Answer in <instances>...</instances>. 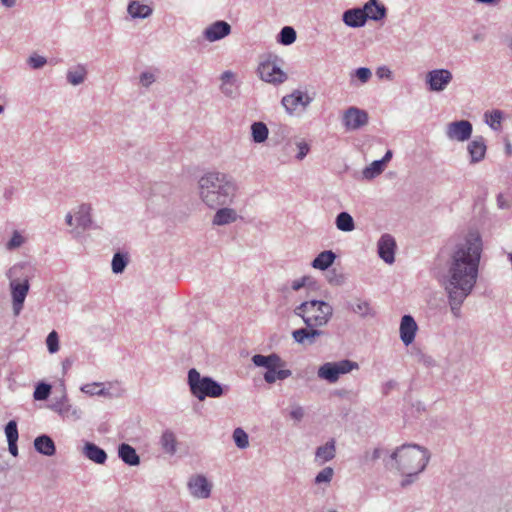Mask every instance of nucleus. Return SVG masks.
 Returning <instances> with one entry per match:
<instances>
[{
	"label": "nucleus",
	"instance_id": "7",
	"mask_svg": "<svg viewBox=\"0 0 512 512\" xmlns=\"http://www.w3.org/2000/svg\"><path fill=\"white\" fill-rule=\"evenodd\" d=\"M11 295H12V308L14 315L20 314L23 309L24 301L29 292L30 284L28 279L20 281L13 279L10 281Z\"/></svg>",
	"mask_w": 512,
	"mask_h": 512
},
{
	"label": "nucleus",
	"instance_id": "46",
	"mask_svg": "<svg viewBox=\"0 0 512 512\" xmlns=\"http://www.w3.org/2000/svg\"><path fill=\"white\" fill-rule=\"evenodd\" d=\"M403 476V479L400 483L402 488H406L409 485L413 484L417 479L418 475L421 472H415V471H407V472H400Z\"/></svg>",
	"mask_w": 512,
	"mask_h": 512
},
{
	"label": "nucleus",
	"instance_id": "10",
	"mask_svg": "<svg viewBox=\"0 0 512 512\" xmlns=\"http://www.w3.org/2000/svg\"><path fill=\"white\" fill-rule=\"evenodd\" d=\"M281 102L287 113L293 114L299 107L304 111L312 102V97L306 92L295 90L291 94L284 96Z\"/></svg>",
	"mask_w": 512,
	"mask_h": 512
},
{
	"label": "nucleus",
	"instance_id": "38",
	"mask_svg": "<svg viewBox=\"0 0 512 512\" xmlns=\"http://www.w3.org/2000/svg\"><path fill=\"white\" fill-rule=\"evenodd\" d=\"M295 40L296 31L291 26L283 27L277 36V41L282 45H291Z\"/></svg>",
	"mask_w": 512,
	"mask_h": 512
},
{
	"label": "nucleus",
	"instance_id": "4",
	"mask_svg": "<svg viewBox=\"0 0 512 512\" xmlns=\"http://www.w3.org/2000/svg\"><path fill=\"white\" fill-rule=\"evenodd\" d=\"M307 327L326 326L333 316V307L324 300L304 301L294 309Z\"/></svg>",
	"mask_w": 512,
	"mask_h": 512
},
{
	"label": "nucleus",
	"instance_id": "19",
	"mask_svg": "<svg viewBox=\"0 0 512 512\" xmlns=\"http://www.w3.org/2000/svg\"><path fill=\"white\" fill-rule=\"evenodd\" d=\"M487 146L482 136H476L467 146L470 163L476 164L482 161L486 155Z\"/></svg>",
	"mask_w": 512,
	"mask_h": 512
},
{
	"label": "nucleus",
	"instance_id": "36",
	"mask_svg": "<svg viewBox=\"0 0 512 512\" xmlns=\"http://www.w3.org/2000/svg\"><path fill=\"white\" fill-rule=\"evenodd\" d=\"M385 169V165L380 160L373 161L369 166L365 167L362 171L364 179L372 180L380 175Z\"/></svg>",
	"mask_w": 512,
	"mask_h": 512
},
{
	"label": "nucleus",
	"instance_id": "23",
	"mask_svg": "<svg viewBox=\"0 0 512 512\" xmlns=\"http://www.w3.org/2000/svg\"><path fill=\"white\" fill-rule=\"evenodd\" d=\"M364 13H366L367 20L380 21L386 17L387 9L379 2V0H369L362 7Z\"/></svg>",
	"mask_w": 512,
	"mask_h": 512
},
{
	"label": "nucleus",
	"instance_id": "41",
	"mask_svg": "<svg viewBox=\"0 0 512 512\" xmlns=\"http://www.w3.org/2000/svg\"><path fill=\"white\" fill-rule=\"evenodd\" d=\"M232 437L239 449H246L249 446V436L242 428H236L233 431Z\"/></svg>",
	"mask_w": 512,
	"mask_h": 512
},
{
	"label": "nucleus",
	"instance_id": "2",
	"mask_svg": "<svg viewBox=\"0 0 512 512\" xmlns=\"http://www.w3.org/2000/svg\"><path fill=\"white\" fill-rule=\"evenodd\" d=\"M236 192L237 184L229 174L213 171L199 179L200 198L211 209L231 204Z\"/></svg>",
	"mask_w": 512,
	"mask_h": 512
},
{
	"label": "nucleus",
	"instance_id": "40",
	"mask_svg": "<svg viewBox=\"0 0 512 512\" xmlns=\"http://www.w3.org/2000/svg\"><path fill=\"white\" fill-rule=\"evenodd\" d=\"M51 385L45 382H39L34 389L33 397L37 401L46 400L51 394Z\"/></svg>",
	"mask_w": 512,
	"mask_h": 512
},
{
	"label": "nucleus",
	"instance_id": "59",
	"mask_svg": "<svg viewBox=\"0 0 512 512\" xmlns=\"http://www.w3.org/2000/svg\"><path fill=\"white\" fill-rule=\"evenodd\" d=\"M23 242L22 236L17 232L14 233L13 237L8 242L9 248L19 247Z\"/></svg>",
	"mask_w": 512,
	"mask_h": 512
},
{
	"label": "nucleus",
	"instance_id": "21",
	"mask_svg": "<svg viewBox=\"0 0 512 512\" xmlns=\"http://www.w3.org/2000/svg\"><path fill=\"white\" fill-rule=\"evenodd\" d=\"M82 453L87 459L99 465H103L107 461L105 450L92 442H85Z\"/></svg>",
	"mask_w": 512,
	"mask_h": 512
},
{
	"label": "nucleus",
	"instance_id": "5",
	"mask_svg": "<svg viewBox=\"0 0 512 512\" xmlns=\"http://www.w3.org/2000/svg\"><path fill=\"white\" fill-rule=\"evenodd\" d=\"M187 383L191 394L199 401H203L207 397L219 398L229 390L228 386H223L212 377L201 376L195 368L188 371Z\"/></svg>",
	"mask_w": 512,
	"mask_h": 512
},
{
	"label": "nucleus",
	"instance_id": "52",
	"mask_svg": "<svg viewBox=\"0 0 512 512\" xmlns=\"http://www.w3.org/2000/svg\"><path fill=\"white\" fill-rule=\"evenodd\" d=\"M297 147H298V153L296 155V158L298 160H303L306 157V155L309 153L310 147L304 141L298 142Z\"/></svg>",
	"mask_w": 512,
	"mask_h": 512
},
{
	"label": "nucleus",
	"instance_id": "1",
	"mask_svg": "<svg viewBox=\"0 0 512 512\" xmlns=\"http://www.w3.org/2000/svg\"><path fill=\"white\" fill-rule=\"evenodd\" d=\"M482 251L483 242L477 231L468 232L452 249L445 291L455 318L461 317V306L477 283Z\"/></svg>",
	"mask_w": 512,
	"mask_h": 512
},
{
	"label": "nucleus",
	"instance_id": "61",
	"mask_svg": "<svg viewBox=\"0 0 512 512\" xmlns=\"http://www.w3.org/2000/svg\"><path fill=\"white\" fill-rule=\"evenodd\" d=\"M321 326H312V327H308L309 331H310V334L311 336L314 338V340L317 338V337H320V336H323L325 335L326 333L323 331V330H320Z\"/></svg>",
	"mask_w": 512,
	"mask_h": 512
},
{
	"label": "nucleus",
	"instance_id": "44",
	"mask_svg": "<svg viewBox=\"0 0 512 512\" xmlns=\"http://www.w3.org/2000/svg\"><path fill=\"white\" fill-rule=\"evenodd\" d=\"M46 345L50 353H56L59 350V338L56 331H52L48 334Z\"/></svg>",
	"mask_w": 512,
	"mask_h": 512
},
{
	"label": "nucleus",
	"instance_id": "51",
	"mask_svg": "<svg viewBox=\"0 0 512 512\" xmlns=\"http://www.w3.org/2000/svg\"><path fill=\"white\" fill-rule=\"evenodd\" d=\"M384 452V449L382 448H375L371 453L370 452H365L364 454V460L367 462V461H376L378 460L379 458H381L382 454Z\"/></svg>",
	"mask_w": 512,
	"mask_h": 512
},
{
	"label": "nucleus",
	"instance_id": "32",
	"mask_svg": "<svg viewBox=\"0 0 512 512\" xmlns=\"http://www.w3.org/2000/svg\"><path fill=\"white\" fill-rule=\"evenodd\" d=\"M160 445L163 451L169 455H174L177 450V439L173 431L165 430L160 438Z\"/></svg>",
	"mask_w": 512,
	"mask_h": 512
},
{
	"label": "nucleus",
	"instance_id": "28",
	"mask_svg": "<svg viewBox=\"0 0 512 512\" xmlns=\"http://www.w3.org/2000/svg\"><path fill=\"white\" fill-rule=\"evenodd\" d=\"M118 457L129 466L140 464V457L134 447L127 443H121L118 446Z\"/></svg>",
	"mask_w": 512,
	"mask_h": 512
},
{
	"label": "nucleus",
	"instance_id": "29",
	"mask_svg": "<svg viewBox=\"0 0 512 512\" xmlns=\"http://www.w3.org/2000/svg\"><path fill=\"white\" fill-rule=\"evenodd\" d=\"M87 68L84 64H78L69 68L66 73L67 82L73 86L82 84L87 77Z\"/></svg>",
	"mask_w": 512,
	"mask_h": 512
},
{
	"label": "nucleus",
	"instance_id": "31",
	"mask_svg": "<svg viewBox=\"0 0 512 512\" xmlns=\"http://www.w3.org/2000/svg\"><path fill=\"white\" fill-rule=\"evenodd\" d=\"M250 129L251 139L255 144H262L268 139L269 129L264 122H253Z\"/></svg>",
	"mask_w": 512,
	"mask_h": 512
},
{
	"label": "nucleus",
	"instance_id": "35",
	"mask_svg": "<svg viewBox=\"0 0 512 512\" xmlns=\"http://www.w3.org/2000/svg\"><path fill=\"white\" fill-rule=\"evenodd\" d=\"M292 337L296 343L301 345H313L315 343L307 326L294 330Z\"/></svg>",
	"mask_w": 512,
	"mask_h": 512
},
{
	"label": "nucleus",
	"instance_id": "57",
	"mask_svg": "<svg viewBox=\"0 0 512 512\" xmlns=\"http://www.w3.org/2000/svg\"><path fill=\"white\" fill-rule=\"evenodd\" d=\"M275 373H277V368H271V369L266 370V372L264 373V380L268 384L275 383L276 382V374Z\"/></svg>",
	"mask_w": 512,
	"mask_h": 512
},
{
	"label": "nucleus",
	"instance_id": "24",
	"mask_svg": "<svg viewBox=\"0 0 512 512\" xmlns=\"http://www.w3.org/2000/svg\"><path fill=\"white\" fill-rule=\"evenodd\" d=\"M238 218L236 210L220 206V208L216 211L213 216L212 224L214 226H223L234 223Z\"/></svg>",
	"mask_w": 512,
	"mask_h": 512
},
{
	"label": "nucleus",
	"instance_id": "9",
	"mask_svg": "<svg viewBox=\"0 0 512 512\" xmlns=\"http://www.w3.org/2000/svg\"><path fill=\"white\" fill-rule=\"evenodd\" d=\"M473 126L468 120H459L447 125L446 136L450 140L464 142L471 138Z\"/></svg>",
	"mask_w": 512,
	"mask_h": 512
},
{
	"label": "nucleus",
	"instance_id": "56",
	"mask_svg": "<svg viewBox=\"0 0 512 512\" xmlns=\"http://www.w3.org/2000/svg\"><path fill=\"white\" fill-rule=\"evenodd\" d=\"M101 385V383L86 384L81 387V391L89 395H97L98 390H96V388Z\"/></svg>",
	"mask_w": 512,
	"mask_h": 512
},
{
	"label": "nucleus",
	"instance_id": "33",
	"mask_svg": "<svg viewBox=\"0 0 512 512\" xmlns=\"http://www.w3.org/2000/svg\"><path fill=\"white\" fill-rule=\"evenodd\" d=\"M335 225L338 230L343 232H351L355 228L353 217L348 212H340L335 219Z\"/></svg>",
	"mask_w": 512,
	"mask_h": 512
},
{
	"label": "nucleus",
	"instance_id": "6",
	"mask_svg": "<svg viewBox=\"0 0 512 512\" xmlns=\"http://www.w3.org/2000/svg\"><path fill=\"white\" fill-rule=\"evenodd\" d=\"M359 369L357 362L343 359L336 362H326L322 364L317 371V375L320 379L326 380L329 383H335L338 381L340 375L347 374L352 370Z\"/></svg>",
	"mask_w": 512,
	"mask_h": 512
},
{
	"label": "nucleus",
	"instance_id": "25",
	"mask_svg": "<svg viewBox=\"0 0 512 512\" xmlns=\"http://www.w3.org/2000/svg\"><path fill=\"white\" fill-rule=\"evenodd\" d=\"M336 455V441L334 438H331L324 445L316 448L315 451V460L320 464L331 461L335 458Z\"/></svg>",
	"mask_w": 512,
	"mask_h": 512
},
{
	"label": "nucleus",
	"instance_id": "47",
	"mask_svg": "<svg viewBox=\"0 0 512 512\" xmlns=\"http://www.w3.org/2000/svg\"><path fill=\"white\" fill-rule=\"evenodd\" d=\"M354 75L362 82L366 83L372 76V72L367 67H360L354 71Z\"/></svg>",
	"mask_w": 512,
	"mask_h": 512
},
{
	"label": "nucleus",
	"instance_id": "11",
	"mask_svg": "<svg viewBox=\"0 0 512 512\" xmlns=\"http://www.w3.org/2000/svg\"><path fill=\"white\" fill-rule=\"evenodd\" d=\"M368 120V113L357 107H349L343 115V124L347 130H358L365 126Z\"/></svg>",
	"mask_w": 512,
	"mask_h": 512
},
{
	"label": "nucleus",
	"instance_id": "17",
	"mask_svg": "<svg viewBox=\"0 0 512 512\" xmlns=\"http://www.w3.org/2000/svg\"><path fill=\"white\" fill-rule=\"evenodd\" d=\"M367 14L360 7L348 9L342 14V21L351 28L363 27L367 22Z\"/></svg>",
	"mask_w": 512,
	"mask_h": 512
},
{
	"label": "nucleus",
	"instance_id": "34",
	"mask_svg": "<svg viewBox=\"0 0 512 512\" xmlns=\"http://www.w3.org/2000/svg\"><path fill=\"white\" fill-rule=\"evenodd\" d=\"M76 221L78 226H80L83 230H86L90 227L92 223L91 215H90V206L87 204H82L79 207L78 212L76 213Z\"/></svg>",
	"mask_w": 512,
	"mask_h": 512
},
{
	"label": "nucleus",
	"instance_id": "13",
	"mask_svg": "<svg viewBox=\"0 0 512 512\" xmlns=\"http://www.w3.org/2000/svg\"><path fill=\"white\" fill-rule=\"evenodd\" d=\"M190 494L198 499H207L211 495L212 485L204 475L190 477L187 483Z\"/></svg>",
	"mask_w": 512,
	"mask_h": 512
},
{
	"label": "nucleus",
	"instance_id": "42",
	"mask_svg": "<svg viewBox=\"0 0 512 512\" xmlns=\"http://www.w3.org/2000/svg\"><path fill=\"white\" fill-rule=\"evenodd\" d=\"M414 356L418 363L422 364L427 368H432L436 366L435 359L431 355H428L421 350L416 351Z\"/></svg>",
	"mask_w": 512,
	"mask_h": 512
},
{
	"label": "nucleus",
	"instance_id": "8",
	"mask_svg": "<svg viewBox=\"0 0 512 512\" xmlns=\"http://www.w3.org/2000/svg\"><path fill=\"white\" fill-rule=\"evenodd\" d=\"M453 79L452 73L448 69H434L426 74V84L429 91L441 92L446 89Z\"/></svg>",
	"mask_w": 512,
	"mask_h": 512
},
{
	"label": "nucleus",
	"instance_id": "3",
	"mask_svg": "<svg viewBox=\"0 0 512 512\" xmlns=\"http://www.w3.org/2000/svg\"><path fill=\"white\" fill-rule=\"evenodd\" d=\"M429 451L418 444H403L397 447L384 465L387 469L396 468L399 472H423L429 462Z\"/></svg>",
	"mask_w": 512,
	"mask_h": 512
},
{
	"label": "nucleus",
	"instance_id": "48",
	"mask_svg": "<svg viewBox=\"0 0 512 512\" xmlns=\"http://www.w3.org/2000/svg\"><path fill=\"white\" fill-rule=\"evenodd\" d=\"M28 63L33 69H40L47 63V60L43 56L33 55L29 57Z\"/></svg>",
	"mask_w": 512,
	"mask_h": 512
},
{
	"label": "nucleus",
	"instance_id": "22",
	"mask_svg": "<svg viewBox=\"0 0 512 512\" xmlns=\"http://www.w3.org/2000/svg\"><path fill=\"white\" fill-rule=\"evenodd\" d=\"M345 307L362 318L375 316V311L373 310L370 302L365 299L356 298L354 301H348L346 302Z\"/></svg>",
	"mask_w": 512,
	"mask_h": 512
},
{
	"label": "nucleus",
	"instance_id": "16",
	"mask_svg": "<svg viewBox=\"0 0 512 512\" xmlns=\"http://www.w3.org/2000/svg\"><path fill=\"white\" fill-rule=\"evenodd\" d=\"M417 330L415 319L409 314L404 315L400 322V339L404 345L408 346L414 341Z\"/></svg>",
	"mask_w": 512,
	"mask_h": 512
},
{
	"label": "nucleus",
	"instance_id": "49",
	"mask_svg": "<svg viewBox=\"0 0 512 512\" xmlns=\"http://www.w3.org/2000/svg\"><path fill=\"white\" fill-rule=\"evenodd\" d=\"M139 80L140 84L147 88L155 82V76L153 73L145 71L140 74Z\"/></svg>",
	"mask_w": 512,
	"mask_h": 512
},
{
	"label": "nucleus",
	"instance_id": "26",
	"mask_svg": "<svg viewBox=\"0 0 512 512\" xmlns=\"http://www.w3.org/2000/svg\"><path fill=\"white\" fill-rule=\"evenodd\" d=\"M34 448L38 453L45 456H53L56 453V446L53 439L46 434L35 438Z\"/></svg>",
	"mask_w": 512,
	"mask_h": 512
},
{
	"label": "nucleus",
	"instance_id": "27",
	"mask_svg": "<svg viewBox=\"0 0 512 512\" xmlns=\"http://www.w3.org/2000/svg\"><path fill=\"white\" fill-rule=\"evenodd\" d=\"M127 13L133 19H146L152 15L153 9L138 0H131L127 6Z\"/></svg>",
	"mask_w": 512,
	"mask_h": 512
},
{
	"label": "nucleus",
	"instance_id": "55",
	"mask_svg": "<svg viewBox=\"0 0 512 512\" xmlns=\"http://www.w3.org/2000/svg\"><path fill=\"white\" fill-rule=\"evenodd\" d=\"M221 91L223 94L229 97H233L236 93V87L233 82L230 83H222Z\"/></svg>",
	"mask_w": 512,
	"mask_h": 512
},
{
	"label": "nucleus",
	"instance_id": "58",
	"mask_svg": "<svg viewBox=\"0 0 512 512\" xmlns=\"http://www.w3.org/2000/svg\"><path fill=\"white\" fill-rule=\"evenodd\" d=\"M396 387L397 382L395 380H389L382 385V394L387 396Z\"/></svg>",
	"mask_w": 512,
	"mask_h": 512
},
{
	"label": "nucleus",
	"instance_id": "14",
	"mask_svg": "<svg viewBox=\"0 0 512 512\" xmlns=\"http://www.w3.org/2000/svg\"><path fill=\"white\" fill-rule=\"evenodd\" d=\"M50 408L63 418H69L76 421L82 417V411L69 403L66 394H63L60 399L53 402L50 405Z\"/></svg>",
	"mask_w": 512,
	"mask_h": 512
},
{
	"label": "nucleus",
	"instance_id": "43",
	"mask_svg": "<svg viewBox=\"0 0 512 512\" xmlns=\"http://www.w3.org/2000/svg\"><path fill=\"white\" fill-rule=\"evenodd\" d=\"M5 434H6L7 442H12V441L18 440V429H17L16 421L11 420L6 424Z\"/></svg>",
	"mask_w": 512,
	"mask_h": 512
},
{
	"label": "nucleus",
	"instance_id": "15",
	"mask_svg": "<svg viewBox=\"0 0 512 512\" xmlns=\"http://www.w3.org/2000/svg\"><path fill=\"white\" fill-rule=\"evenodd\" d=\"M379 257L388 264L395 261L396 242L390 234H383L377 243Z\"/></svg>",
	"mask_w": 512,
	"mask_h": 512
},
{
	"label": "nucleus",
	"instance_id": "45",
	"mask_svg": "<svg viewBox=\"0 0 512 512\" xmlns=\"http://www.w3.org/2000/svg\"><path fill=\"white\" fill-rule=\"evenodd\" d=\"M334 470L331 467H325L315 477V483H329L332 480Z\"/></svg>",
	"mask_w": 512,
	"mask_h": 512
},
{
	"label": "nucleus",
	"instance_id": "60",
	"mask_svg": "<svg viewBox=\"0 0 512 512\" xmlns=\"http://www.w3.org/2000/svg\"><path fill=\"white\" fill-rule=\"evenodd\" d=\"M276 380H285L292 375V371L289 369L277 368Z\"/></svg>",
	"mask_w": 512,
	"mask_h": 512
},
{
	"label": "nucleus",
	"instance_id": "37",
	"mask_svg": "<svg viewBox=\"0 0 512 512\" xmlns=\"http://www.w3.org/2000/svg\"><path fill=\"white\" fill-rule=\"evenodd\" d=\"M485 122L489 127L495 131H498L501 127V121L503 119V112L501 110H493L492 112L485 113Z\"/></svg>",
	"mask_w": 512,
	"mask_h": 512
},
{
	"label": "nucleus",
	"instance_id": "12",
	"mask_svg": "<svg viewBox=\"0 0 512 512\" xmlns=\"http://www.w3.org/2000/svg\"><path fill=\"white\" fill-rule=\"evenodd\" d=\"M261 79L268 83L281 84L287 79V75L275 63L264 62L258 67Z\"/></svg>",
	"mask_w": 512,
	"mask_h": 512
},
{
	"label": "nucleus",
	"instance_id": "39",
	"mask_svg": "<svg viewBox=\"0 0 512 512\" xmlns=\"http://www.w3.org/2000/svg\"><path fill=\"white\" fill-rule=\"evenodd\" d=\"M127 264H128L127 254H124L121 252L115 253L112 258V263H111L113 273H115V274L122 273L125 270Z\"/></svg>",
	"mask_w": 512,
	"mask_h": 512
},
{
	"label": "nucleus",
	"instance_id": "62",
	"mask_svg": "<svg viewBox=\"0 0 512 512\" xmlns=\"http://www.w3.org/2000/svg\"><path fill=\"white\" fill-rule=\"evenodd\" d=\"M335 395L339 396L340 398H345V399L350 400L353 396V393L347 389H340V390L335 391Z\"/></svg>",
	"mask_w": 512,
	"mask_h": 512
},
{
	"label": "nucleus",
	"instance_id": "53",
	"mask_svg": "<svg viewBox=\"0 0 512 512\" xmlns=\"http://www.w3.org/2000/svg\"><path fill=\"white\" fill-rule=\"evenodd\" d=\"M376 76L379 79H388L392 78V71L387 66H380L376 69Z\"/></svg>",
	"mask_w": 512,
	"mask_h": 512
},
{
	"label": "nucleus",
	"instance_id": "18",
	"mask_svg": "<svg viewBox=\"0 0 512 512\" xmlns=\"http://www.w3.org/2000/svg\"><path fill=\"white\" fill-rule=\"evenodd\" d=\"M231 32V26L223 20H219L208 26L204 30V37L210 42L218 41Z\"/></svg>",
	"mask_w": 512,
	"mask_h": 512
},
{
	"label": "nucleus",
	"instance_id": "30",
	"mask_svg": "<svg viewBox=\"0 0 512 512\" xmlns=\"http://www.w3.org/2000/svg\"><path fill=\"white\" fill-rule=\"evenodd\" d=\"M335 259L336 254L332 250H325L314 258L311 265L315 269L324 271L334 263Z\"/></svg>",
	"mask_w": 512,
	"mask_h": 512
},
{
	"label": "nucleus",
	"instance_id": "63",
	"mask_svg": "<svg viewBox=\"0 0 512 512\" xmlns=\"http://www.w3.org/2000/svg\"><path fill=\"white\" fill-rule=\"evenodd\" d=\"M234 74L231 71H225L221 75L222 83L233 82Z\"/></svg>",
	"mask_w": 512,
	"mask_h": 512
},
{
	"label": "nucleus",
	"instance_id": "50",
	"mask_svg": "<svg viewBox=\"0 0 512 512\" xmlns=\"http://www.w3.org/2000/svg\"><path fill=\"white\" fill-rule=\"evenodd\" d=\"M311 282V277L309 276H303L301 277L300 279H297V280H294L292 282V285H291V288L294 290V291H298L300 290L301 288L305 287V286H308Z\"/></svg>",
	"mask_w": 512,
	"mask_h": 512
},
{
	"label": "nucleus",
	"instance_id": "54",
	"mask_svg": "<svg viewBox=\"0 0 512 512\" xmlns=\"http://www.w3.org/2000/svg\"><path fill=\"white\" fill-rule=\"evenodd\" d=\"M290 416L296 421H301L304 417V409L300 405H295L290 411Z\"/></svg>",
	"mask_w": 512,
	"mask_h": 512
},
{
	"label": "nucleus",
	"instance_id": "64",
	"mask_svg": "<svg viewBox=\"0 0 512 512\" xmlns=\"http://www.w3.org/2000/svg\"><path fill=\"white\" fill-rule=\"evenodd\" d=\"M8 449H9V452L13 456H17L18 455L17 441L8 442Z\"/></svg>",
	"mask_w": 512,
	"mask_h": 512
},
{
	"label": "nucleus",
	"instance_id": "20",
	"mask_svg": "<svg viewBox=\"0 0 512 512\" xmlns=\"http://www.w3.org/2000/svg\"><path fill=\"white\" fill-rule=\"evenodd\" d=\"M251 361L255 366L264 367L266 370L271 368H283L286 365L285 361L276 353L269 355L255 354L252 356Z\"/></svg>",
	"mask_w": 512,
	"mask_h": 512
}]
</instances>
